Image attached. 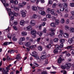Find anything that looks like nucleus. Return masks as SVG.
Listing matches in <instances>:
<instances>
[{
  "instance_id": "nucleus-17",
  "label": "nucleus",
  "mask_w": 74,
  "mask_h": 74,
  "mask_svg": "<svg viewBox=\"0 0 74 74\" xmlns=\"http://www.w3.org/2000/svg\"><path fill=\"white\" fill-rule=\"evenodd\" d=\"M27 30L30 31L32 30V27L31 26H29L27 27Z\"/></svg>"
},
{
  "instance_id": "nucleus-30",
  "label": "nucleus",
  "mask_w": 74,
  "mask_h": 74,
  "mask_svg": "<svg viewBox=\"0 0 74 74\" xmlns=\"http://www.w3.org/2000/svg\"><path fill=\"white\" fill-rule=\"evenodd\" d=\"M65 22V20H64V19L62 18L61 20V23H64Z\"/></svg>"
},
{
  "instance_id": "nucleus-20",
  "label": "nucleus",
  "mask_w": 74,
  "mask_h": 74,
  "mask_svg": "<svg viewBox=\"0 0 74 74\" xmlns=\"http://www.w3.org/2000/svg\"><path fill=\"white\" fill-rule=\"evenodd\" d=\"M22 36H25L27 35V33L26 32H22L21 33Z\"/></svg>"
},
{
  "instance_id": "nucleus-53",
  "label": "nucleus",
  "mask_w": 74,
  "mask_h": 74,
  "mask_svg": "<svg viewBox=\"0 0 74 74\" xmlns=\"http://www.w3.org/2000/svg\"><path fill=\"white\" fill-rule=\"evenodd\" d=\"M65 12H68V8H65Z\"/></svg>"
},
{
  "instance_id": "nucleus-7",
  "label": "nucleus",
  "mask_w": 74,
  "mask_h": 74,
  "mask_svg": "<svg viewBox=\"0 0 74 74\" xmlns=\"http://www.w3.org/2000/svg\"><path fill=\"white\" fill-rule=\"evenodd\" d=\"M46 53H45V54H43L42 56L40 57L41 59H45L47 58V56H46Z\"/></svg>"
},
{
  "instance_id": "nucleus-47",
  "label": "nucleus",
  "mask_w": 74,
  "mask_h": 74,
  "mask_svg": "<svg viewBox=\"0 0 74 74\" xmlns=\"http://www.w3.org/2000/svg\"><path fill=\"white\" fill-rule=\"evenodd\" d=\"M41 40V38H39L37 39V41L38 42H40V40Z\"/></svg>"
},
{
  "instance_id": "nucleus-8",
  "label": "nucleus",
  "mask_w": 74,
  "mask_h": 74,
  "mask_svg": "<svg viewBox=\"0 0 74 74\" xmlns=\"http://www.w3.org/2000/svg\"><path fill=\"white\" fill-rule=\"evenodd\" d=\"M41 11H40L39 12V14H40L41 15H43V16H44L46 14H45V12H44V11H42L41 12Z\"/></svg>"
},
{
  "instance_id": "nucleus-3",
  "label": "nucleus",
  "mask_w": 74,
  "mask_h": 74,
  "mask_svg": "<svg viewBox=\"0 0 74 74\" xmlns=\"http://www.w3.org/2000/svg\"><path fill=\"white\" fill-rule=\"evenodd\" d=\"M32 55L31 54V55L32 56H33V57H34V58H35L36 59H40L39 56H38L37 54V53L36 52L34 51V52H32Z\"/></svg>"
},
{
  "instance_id": "nucleus-52",
  "label": "nucleus",
  "mask_w": 74,
  "mask_h": 74,
  "mask_svg": "<svg viewBox=\"0 0 74 74\" xmlns=\"http://www.w3.org/2000/svg\"><path fill=\"white\" fill-rule=\"evenodd\" d=\"M14 3L15 4H18V1L17 0L15 1H14Z\"/></svg>"
},
{
  "instance_id": "nucleus-36",
  "label": "nucleus",
  "mask_w": 74,
  "mask_h": 74,
  "mask_svg": "<svg viewBox=\"0 0 74 74\" xmlns=\"http://www.w3.org/2000/svg\"><path fill=\"white\" fill-rule=\"evenodd\" d=\"M58 40L59 39H58V38H56L54 39L53 41L54 42H58Z\"/></svg>"
},
{
  "instance_id": "nucleus-5",
  "label": "nucleus",
  "mask_w": 74,
  "mask_h": 74,
  "mask_svg": "<svg viewBox=\"0 0 74 74\" xmlns=\"http://www.w3.org/2000/svg\"><path fill=\"white\" fill-rule=\"evenodd\" d=\"M30 45H31V43L29 42H27L25 43V46L26 47H29Z\"/></svg>"
},
{
  "instance_id": "nucleus-60",
  "label": "nucleus",
  "mask_w": 74,
  "mask_h": 74,
  "mask_svg": "<svg viewBox=\"0 0 74 74\" xmlns=\"http://www.w3.org/2000/svg\"><path fill=\"white\" fill-rule=\"evenodd\" d=\"M58 6L60 8H61L62 7V3H60L58 5Z\"/></svg>"
},
{
  "instance_id": "nucleus-28",
  "label": "nucleus",
  "mask_w": 74,
  "mask_h": 74,
  "mask_svg": "<svg viewBox=\"0 0 74 74\" xmlns=\"http://www.w3.org/2000/svg\"><path fill=\"white\" fill-rule=\"evenodd\" d=\"M51 11V10L49 8H48L47 9V13H50Z\"/></svg>"
},
{
  "instance_id": "nucleus-45",
  "label": "nucleus",
  "mask_w": 74,
  "mask_h": 74,
  "mask_svg": "<svg viewBox=\"0 0 74 74\" xmlns=\"http://www.w3.org/2000/svg\"><path fill=\"white\" fill-rule=\"evenodd\" d=\"M70 6L72 7H74V3H70Z\"/></svg>"
},
{
  "instance_id": "nucleus-46",
  "label": "nucleus",
  "mask_w": 74,
  "mask_h": 74,
  "mask_svg": "<svg viewBox=\"0 0 74 74\" xmlns=\"http://www.w3.org/2000/svg\"><path fill=\"white\" fill-rule=\"evenodd\" d=\"M8 38H10H10H11V34H8Z\"/></svg>"
},
{
  "instance_id": "nucleus-29",
  "label": "nucleus",
  "mask_w": 74,
  "mask_h": 74,
  "mask_svg": "<svg viewBox=\"0 0 74 74\" xmlns=\"http://www.w3.org/2000/svg\"><path fill=\"white\" fill-rule=\"evenodd\" d=\"M65 41V40H64V39H62L60 40V41L61 43L63 44V43Z\"/></svg>"
},
{
  "instance_id": "nucleus-58",
  "label": "nucleus",
  "mask_w": 74,
  "mask_h": 74,
  "mask_svg": "<svg viewBox=\"0 0 74 74\" xmlns=\"http://www.w3.org/2000/svg\"><path fill=\"white\" fill-rule=\"evenodd\" d=\"M56 12L58 14H60V13H61V11L59 10H57Z\"/></svg>"
},
{
  "instance_id": "nucleus-50",
  "label": "nucleus",
  "mask_w": 74,
  "mask_h": 74,
  "mask_svg": "<svg viewBox=\"0 0 74 74\" xmlns=\"http://www.w3.org/2000/svg\"><path fill=\"white\" fill-rule=\"evenodd\" d=\"M13 27L15 30H18V29L16 28V27L15 25L13 26Z\"/></svg>"
},
{
  "instance_id": "nucleus-2",
  "label": "nucleus",
  "mask_w": 74,
  "mask_h": 74,
  "mask_svg": "<svg viewBox=\"0 0 74 74\" xmlns=\"http://www.w3.org/2000/svg\"><path fill=\"white\" fill-rule=\"evenodd\" d=\"M71 64L70 63L68 62L66 64L65 66L62 65L61 66V67L62 69H65L66 68L67 69H69L70 68V66H71Z\"/></svg>"
},
{
  "instance_id": "nucleus-23",
  "label": "nucleus",
  "mask_w": 74,
  "mask_h": 74,
  "mask_svg": "<svg viewBox=\"0 0 74 74\" xmlns=\"http://www.w3.org/2000/svg\"><path fill=\"white\" fill-rule=\"evenodd\" d=\"M46 17L47 18H51V15L48 14L46 15Z\"/></svg>"
},
{
  "instance_id": "nucleus-18",
  "label": "nucleus",
  "mask_w": 74,
  "mask_h": 74,
  "mask_svg": "<svg viewBox=\"0 0 74 74\" xmlns=\"http://www.w3.org/2000/svg\"><path fill=\"white\" fill-rule=\"evenodd\" d=\"M60 22V21H59V19H56V25H58Z\"/></svg>"
},
{
  "instance_id": "nucleus-16",
  "label": "nucleus",
  "mask_w": 74,
  "mask_h": 74,
  "mask_svg": "<svg viewBox=\"0 0 74 74\" xmlns=\"http://www.w3.org/2000/svg\"><path fill=\"white\" fill-rule=\"evenodd\" d=\"M21 14L22 15V16L23 17H25L26 16V13H25V12L23 11L21 12Z\"/></svg>"
},
{
  "instance_id": "nucleus-48",
  "label": "nucleus",
  "mask_w": 74,
  "mask_h": 74,
  "mask_svg": "<svg viewBox=\"0 0 74 74\" xmlns=\"http://www.w3.org/2000/svg\"><path fill=\"white\" fill-rule=\"evenodd\" d=\"M46 32H47V29H46V28H44L43 30V32L44 33H46Z\"/></svg>"
},
{
  "instance_id": "nucleus-27",
  "label": "nucleus",
  "mask_w": 74,
  "mask_h": 74,
  "mask_svg": "<svg viewBox=\"0 0 74 74\" xmlns=\"http://www.w3.org/2000/svg\"><path fill=\"white\" fill-rule=\"evenodd\" d=\"M36 34H38L39 36H41L42 35V33L39 32H37Z\"/></svg>"
},
{
  "instance_id": "nucleus-6",
  "label": "nucleus",
  "mask_w": 74,
  "mask_h": 74,
  "mask_svg": "<svg viewBox=\"0 0 74 74\" xmlns=\"http://www.w3.org/2000/svg\"><path fill=\"white\" fill-rule=\"evenodd\" d=\"M36 47H37V45H32L29 47V49H34L35 48H36Z\"/></svg>"
},
{
  "instance_id": "nucleus-57",
  "label": "nucleus",
  "mask_w": 74,
  "mask_h": 74,
  "mask_svg": "<svg viewBox=\"0 0 74 74\" xmlns=\"http://www.w3.org/2000/svg\"><path fill=\"white\" fill-rule=\"evenodd\" d=\"M72 46H73V45H71V46H68L67 47V49H70V48H72Z\"/></svg>"
},
{
  "instance_id": "nucleus-10",
  "label": "nucleus",
  "mask_w": 74,
  "mask_h": 74,
  "mask_svg": "<svg viewBox=\"0 0 74 74\" xmlns=\"http://www.w3.org/2000/svg\"><path fill=\"white\" fill-rule=\"evenodd\" d=\"M20 24L21 26H23V25L25 24V21L23 20H21L20 22Z\"/></svg>"
},
{
  "instance_id": "nucleus-9",
  "label": "nucleus",
  "mask_w": 74,
  "mask_h": 74,
  "mask_svg": "<svg viewBox=\"0 0 74 74\" xmlns=\"http://www.w3.org/2000/svg\"><path fill=\"white\" fill-rule=\"evenodd\" d=\"M64 60V59H62V58L61 57L60 58L58 61V63H60L62 62V61H63V60Z\"/></svg>"
},
{
  "instance_id": "nucleus-43",
  "label": "nucleus",
  "mask_w": 74,
  "mask_h": 74,
  "mask_svg": "<svg viewBox=\"0 0 74 74\" xmlns=\"http://www.w3.org/2000/svg\"><path fill=\"white\" fill-rule=\"evenodd\" d=\"M49 35H50L51 37H52V36H53L55 35V33L53 32H52V33L49 34Z\"/></svg>"
},
{
  "instance_id": "nucleus-59",
  "label": "nucleus",
  "mask_w": 74,
  "mask_h": 74,
  "mask_svg": "<svg viewBox=\"0 0 74 74\" xmlns=\"http://www.w3.org/2000/svg\"><path fill=\"white\" fill-rule=\"evenodd\" d=\"M61 48H62L63 47V43H61L60 44V46Z\"/></svg>"
},
{
  "instance_id": "nucleus-38",
  "label": "nucleus",
  "mask_w": 74,
  "mask_h": 74,
  "mask_svg": "<svg viewBox=\"0 0 74 74\" xmlns=\"http://www.w3.org/2000/svg\"><path fill=\"white\" fill-rule=\"evenodd\" d=\"M33 64L34 66H35L36 67H38V66H39L38 64L36 62H34Z\"/></svg>"
},
{
  "instance_id": "nucleus-19",
  "label": "nucleus",
  "mask_w": 74,
  "mask_h": 74,
  "mask_svg": "<svg viewBox=\"0 0 74 74\" xmlns=\"http://www.w3.org/2000/svg\"><path fill=\"white\" fill-rule=\"evenodd\" d=\"M12 44V42H5L4 43V45H9V44Z\"/></svg>"
},
{
  "instance_id": "nucleus-15",
  "label": "nucleus",
  "mask_w": 74,
  "mask_h": 74,
  "mask_svg": "<svg viewBox=\"0 0 74 74\" xmlns=\"http://www.w3.org/2000/svg\"><path fill=\"white\" fill-rule=\"evenodd\" d=\"M63 6L64 7H65V8H67V6H68V4L66 3H64L63 4Z\"/></svg>"
},
{
  "instance_id": "nucleus-56",
  "label": "nucleus",
  "mask_w": 74,
  "mask_h": 74,
  "mask_svg": "<svg viewBox=\"0 0 74 74\" xmlns=\"http://www.w3.org/2000/svg\"><path fill=\"white\" fill-rule=\"evenodd\" d=\"M68 16H69V14H66L65 15V16H64L65 18H67V17H68Z\"/></svg>"
},
{
  "instance_id": "nucleus-25",
  "label": "nucleus",
  "mask_w": 74,
  "mask_h": 74,
  "mask_svg": "<svg viewBox=\"0 0 74 74\" xmlns=\"http://www.w3.org/2000/svg\"><path fill=\"white\" fill-rule=\"evenodd\" d=\"M56 48L57 49H59L60 50V51H62L61 50V48H62L60 47V46L59 45H56Z\"/></svg>"
},
{
  "instance_id": "nucleus-12",
  "label": "nucleus",
  "mask_w": 74,
  "mask_h": 74,
  "mask_svg": "<svg viewBox=\"0 0 74 74\" xmlns=\"http://www.w3.org/2000/svg\"><path fill=\"white\" fill-rule=\"evenodd\" d=\"M15 59H21V57L20 56V54H18Z\"/></svg>"
},
{
  "instance_id": "nucleus-42",
  "label": "nucleus",
  "mask_w": 74,
  "mask_h": 74,
  "mask_svg": "<svg viewBox=\"0 0 74 74\" xmlns=\"http://www.w3.org/2000/svg\"><path fill=\"white\" fill-rule=\"evenodd\" d=\"M64 36L65 37H67L68 36H69V34H67V33H65L64 34Z\"/></svg>"
},
{
  "instance_id": "nucleus-34",
  "label": "nucleus",
  "mask_w": 74,
  "mask_h": 74,
  "mask_svg": "<svg viewBox=\"0 0 74 74\" xmlns=\"http://www.w3.org/2000/svg\"><path fill=\"white\" fill-rule=\"evenodd\" d=\"M3 4L5 7H7V6H8L9 5L8 4L6 3V2H5L4 3H3Z\"/></svg>"
},
{
  "instance_id": "nucleus-35",
  "label": "nucleus",
  "mask_w": 74,
  "mask_h": 74,
  "mask_svg": "<svg viewBox=\"0 0 74 74\" xmlns=\"http://www.w3.org/2000/svg\"><path fill=\"white\" fill-rule=\"evenodd\" d=\"M3 74H8V73L6 72V71L3 69Z\"/></svg>"
},
{
  "instance_id": "nucleus-11",
  "label": "nucleus",
  "mask_w": 74,
  "mask_h": 74,
  "mask_svg": "<svg viewBox=\"0 0 74 74\" xmlns=\"http://www.w3.org/2000/svg\"><path fill=\"white\" fill-rule=\"evenodd\" d=\"M31 33L32 35L36 34V31L35 30H33L31 31Z\"/></svg>"
},
{
  "instance_id": "nucleus-44",
  "label": "nucleus",
  "mask_w": 74,
  "mask_h": 74,
  "mask_svg": "<svg viewBox=\"0 0 74 74\" xmlns=\"http://www.w3.org/2000/svg\"><path fill=\"white\" fill-rule=\"evenodd\" d=\"M12 40L14 41H17V38H15V36H14L12 38Z\"/></svg>"
},
{
  "instance_id": "nucleus-61",
  "label": "nucleus",
  "mask_w": 74,
  "mask_h": 74,
  "mask_svg": "<svg viewBox=\"0 0 74 74\" xmlns=\"http://www.w3.org/2000/svg\"><path fill=\"white\" fill-rule=\"evenodd\" d=\"M51 19L52 20H53V21H54V20H55V17L54 16H52L51 17Z\"/></svg>"
},
{
  "instance_id": "nucleus-63",
  "label": "nucleus",
  "mask_w": 74,
  "mask_h": 74,
  "mask_svg": "<svg viewBox=\"0 0 74 74\" xmlns=\"http://www.w3.org/2000/svg\"><path fill=\"white\" fill-rule=\"evenodd\" d=\"M14 50H11L10 51V53H14Z\"/></svg>"
},
{
  "instance_id": "nucleus-64",
  "label": "nucleus",
  "mask_w": 74,
  "mask_h": 74,
  "mask_svg": "<svg viewBox=\"0 0 74 74\" xmlns=\"http://www.w3.org/2000/svg\"><path fill=\"white\" fill-rule=\"evenodd\" d=\"M41 74H47V73L45 71H44V72H42Z\"/></svg>"
},
{
  "instance_id": "nucleus-41",
  "label": "nucleus",
  "mask_w": 74,
  "mask_h": 74,
  "mask_svg": "<svg viewBox=\"0 0 74 74\" xmlns=\"http://www.w3.org/2000/svg\"><path fill=\"white\" fill-rule=\"evenodd\" d=\"M14 10L15 11H18V10H19V7H16L14 8Z\"/></svg>"
},
{
  "instance_id": "nucleus-26",
  "label": "nucleus",
  "mask_w": 74,
  "mask_h": 74,
  "mask_svg": "<svg viewBox=\"0 0 74 74\" xmlns=\"http://www.w3.org/2000/svg\"><path fill=\"white\" fill-rule=\"evenodd\" d=\"M55 11V9H52L51 10V11L50 12L51 14H52V15H53V14H54V12Z\"/></svg>"
},
{
  "instance_id": "nucleus-51",
  "label": "nucleus",
  "mask_w": 74,
  "mask_h": 74,
  "mask_svg": "<svg viewBox=\"0 0 74 74\" xmlns=\"http://www.w3.org/2000/svg\"><path fill=\"white\" fill-rule=\"evenodd\" d=\"M47 48H51V45H48L47 46Z\"/></svg>"
},
{
  "instance_id": "nucleus-40",
  "label": "nucleus",
  "mask_w": 74,
  "mask_h": 74,
  "mask_svg": "<svg viewBox=\"0 0 74 74\" xmlns=\"http://www.w3.org/2000/svg\"><path fill=\"white\" fill-rule=\"evenodd\" d=\"M58 51L57 49H55V50L53 51V52L54 53H58Z\"/></svg>"
},
{
  "instance_id": "nucleus-49",
  "label": "nucleus",
  "mask_w": 74,
  "mask_h": 74,
  "mask_svg": "<svg viewBox=\"0 0 74 74\" xmlns=\"http://www.w3.org/2000/svg\"><path fill=\"white\" fill-rule=\"evenodd\" d=\"M60 34H61V35L63 34L64 32H63V30H60Z\"/></svg>"
},
{
  "instance_id": "nucleus-39",
  "label": "nucleus",
  "mask_w": 74,
  "mask_h": 74,
  "mask_svg": "<svg viewBox=\"0 0 74 74\" xmlns=\"http://www.w3.org/2000/svg\"><path fill=\"white\" fill-rule=\"evenodd\" d=\"M65 8L63 7H61L60 9V11H64V10Z\"/></svg>"
},
{
  "instance_id": "nucleus-1",
  "label": "nucleus",
  "mask_w": 74,
  "mask_h": 74,
  "mask_svg": "<svg viewBox=\"0 0 74 74\" xmlns=\"http://www.w3.org/2000/svg\"><path fill=\"white\" fill-rule=\"evenodd\" d=\"M6 8L8 12L9 15L10 16H11L12 20H14V16H17L18 15V14L17 13H16L15 12H12L11 11V10L10 9H9L8 8Z\"/></svg>"
},
{
  "instance_id": "nucleus-13",
  "label": "nucleus",
  "mask_w": 74,
  "mask_h": 74,
  "mask_svg": "<svg viewBox=\"0 0 74 74\" xmlns=\"http://www.w3.org/2000/svg\"><path fill=\"white\" fill-rule=\"evenodd\" d=\"M38 49L40 51H42V47L41 46H39L38 47Z\"/></svg>"
},
{
  "instance_id": "nucleus-31",
  "label": "nucleus",
  "mask_w": 74,
  "mask_h": 74,
  "mask_svg": "<svg viewBox=\"0 0 74 74\" xmlns=\"http://www.w3.org/2000/svg\"><path fill=\"white\" fill-rule=\"evenodd\" d=\"M70 32L71 33L74 32V28L72 27L70 29Z\"/></svg>"
},
{
  "instance_id": "nucleus-22",
  "label": "nucleus",
  "mask_w": 74,
  "mask_h": 74,
  "mask_svg": "<svg viewBox=\"0 0 74 74\" xmlns=\"http://www.w3.org/2000/svg\"><path fill=\"white\" fill-rule=\"evenodd\" d=\"M57 5V4L56 3H54L52 5V8H55L56 6Z\"/></svg>"
},
{
  "instance_id": "nucleus-21",
  "label": "nucleus",
  "mask_w": 74,
  "mask_h": 74,
  "mask_svg": "<svg viewBox=\"0 0 74 74\" xmlns=\"http://www.w3.org/2000/svg\"><path fill=\"white\" fill-rule=\"evenodd\" d=\"M68 42L69 44H71L73 42V40L71 38H69L68 40Z\"/></svg>"
},
{
  "instance_id": "nucleus-32",
  "label": "nucleus",
  "mask_w": 74,
  "mask_h": 74,
  "mask_svg": "<svg viewBox=\"0 0 74 74\" xmlns=\"http://www.w3.org/2000/svg\"><path fill=\"white\" fill-rule=\"evenodd\" d=\"M25 37H21L20 38V40L21 41H25Z\"/></svg>"
},
{
  "instance_id": "nucleus-4",
  "label": "nucleus",
  "mask_w": 74,
  "mask_h": 74,
  "mask_svg": "<svg viewBox=\"0 0 74 74\" xmlns=\"http://www.w3.org/2000/svg\"><path fill=\"white\" fill-rule=\"evenodd\" d=\"M30 24L32 26H35L36 25V23H35V21L34 20H32L30 23Z\"/></svg>"
},
{
  "instance_id": "nucleus-14",
  "label": "nucleus",
  "mask_w": 74,
  "mask_h": 74,
  "mask_svg": "<svg viewBox=\"0 0 74 74\" xmlns=\"http://www.w3.org/2000/svg\"><path fill=\"white\" fill-rule=\"evenodd\" d=\"M56 24H55V23L54 22H52L50 24V26H51L52 27H56Z\"/></svg>"
},
{
  "instance_id": "nucleus-62",
  "label": "nucleus",
  "mask_w": 74,
  "mask_h": 74,
  "mask_svg": "<svg viewBox=\"0 0 74 74\" xmlns=\"http://www.w3.org/2000/svg\"><path fill=\"white\" fill-rule=\"evenodd\" d=\"M52 1H49L48 4H52Z\"/></svg>"
},
{
  "instance_id": "nucleus-54",
  "label": "nucleus",
  "mask_w": 74,
  "mask_h": 74,
  "mask_svg": "<svg viewBox=\"0 0 74 74\" xmlns=\"http://www.w3.org/2000/svg\"><path fill=\"white\" fill-rule=\"evenodd\" d=\"M15 5H12L11 6V8H15Z\"/></svg>"
},
{
  "instance_id": "nucleus-37",
  "label": "nucleus",
  "mask_w": 74,
  "mask_h": 74,
  "mask_svg": "<svg viewBox=\"0 0 74 74\" xmlns=\"http://www.w3.org/2000/svg\"><path fill=\"white\" fill-rule=\"evenodd\" d=\"M32 10L33 11H36L37 10V8L36 6H33Z\"/></svg>"
},
{
  "instance_id": "nucleus-55",
  "label": "nucleus",
  "mask_w": 74,
  "mask_h": 74,
  "mask_svg": "<svg viewBox=\"0 0 74 74\" xmlns=\"http://www.w3.org/2000/svg\"><path fill=\"white\" fill-rule=\"evenodd\" d=\"M1 1L3 4L5 3H6L5 0H1Z\"/></svg>"
},
{
  "instance_id": "nucleus-33",
  "label": "nucleus",
  "mask_w": 74,
  "mask_h": 74,
  "mask_svg": "<svg viewBox=\"0 0 74 74\" xmlns=\"http://www.w3.org/2000/svg\"><path fill=\"white\" fill-rule=\"evenodd\" d=\"M37 18V15L36 14H34L33 15V18L36 19Z\"/></svg>"
},
{
  "instance_id": "nucleus-24",
  "label": "nucleus",
  "mask_w": 74,
  "mask_h": 74,
  "mask_svg": "<svg viewBox=\"0 0 74 74\" xmlns=\"http://www.w3.org/2000/svg\"><path fill=\"white\" fill-rule=\"evenodd\" d=\"M24 6L23 3H19L18 4V6L20 8H22V7H23Z\"/></svg>"
}]
</instances>
